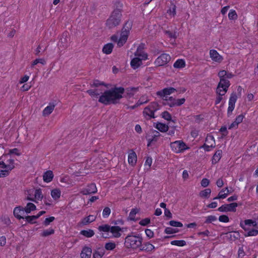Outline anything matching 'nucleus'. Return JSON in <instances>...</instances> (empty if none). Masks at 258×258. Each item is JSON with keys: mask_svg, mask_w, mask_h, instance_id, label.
Listing matches in <instances>:
<instances>
[{"mask_svg": "<svg viewBox=\"0 0 258 258\" xmlns=\"http://www.w3.org/2000/svg\"><path fill=\"white\" fill-rule=\"evenodd\" d=\"M185 66V61L183 59H180L177 60L173 64V67L175 68H182L184 67Z\"/></svg>", "mask_w": 258, "mask_h": 258, "instance_id": "obj_34", "label": "nucleus"}, {"mask_svg": "<svg viewBox=\"0 0 258 258\" xmlns=\"http://www.w3.org/2000/svg\"><path fill=\"white\" fill-rule=\"evenodd\" d=\"M25 219H26L27 221H28L29 223H33L34 220L37 219V216H35V215L32 216H26Z\"/></svg>", "mask_w": 258, "mask_h": 258, "instance_id": "obj_63", "label": "nucleus"}, {"mask_svg": "<svg viewBox=\"0 0 258 258\" xmlns=\"http://www.w3.org/2000/svg\"><path fill=\"white\" fill-rule=\"evenodd\" d=\"M258 234V230L256 229H252L249 231L247 234H245V236H256Z\"/></svg>", "mask_w": 258, "mask_h": 258, "instance_id": "obj_55", "label": "nucleus"}, {"mask_svg": "<svg viewBox=\"0 0 258 258\" xmlns=\"http://www.w3.org/2000/svg\"><path fill=\"white\" fill-rule=\"evenodd\" d=\"M228 235L229 237L232 240H234L236 239H238L239 237V234L238 232L234 231V232H231L228 234Z\"/></svg>", "mask_w": 258, "mask_h": 258, "instance_id": "obj_48", "label": "nucleus"}, {"mask_svg": "<svg viewBox=\"0 0 258 258\" xmlns=\"http://www.w3.org/2000/svg\"><path fill=\"white\" fill-rule=\"evenodd\" d=\"M26 214L24 208H21L20 207H16L14 210V216L19 219H25Z\"/></svg>", "mask_w": 258, "mask_h": 258, "instance_id": "obj_12", "label": "nucleus"}, {"mask_svg": "<svg viewBox=\"0 0 258 258\" xmlns=\"http://www.w3.org/2000/svg\"><path fill=\"white\" fill-rule=\"evenodd\" d=\"M54 233V230L52 228H49L43 230L41 234V236L43 237H46L50 235L53 234Z\"/></svg>", "mask_w": 258, "mask_h": 258, "instance_id": "obj_39", "label": "nucleus"}, {"mask_svg": "<svg viewBox=\"0 0 258 258\" xmlns=\"http://www.w3.org/2000/svg\"><path fill=\"white\" fill-rule=\"evenodd\" d=\"M150 223V219L149 218H145L142 219L139 222V224L142 226H146Z\"/></svg>", "mask_w": 258, "mask_h": 258, "instance_id": "obj_58", "label": "nucleus"}, {"mask_svg": "<svg viewBox=\"0 0 258 258\" xmlns=\"http://www.w3.org/2000/svg\"><path fill=\"white\" fill-rule=\"evenodd\" d=\"M238 205L236 203H233L230 204L223 205L219 207L218 210L220 212H235L236 208Z\"/></svg>", "mask_w": 258, "mask_h": 258, "instance_id": "obj_10", "label": "nucleus"}, {"mask_svg": "<svg viewBox=\"0 0 258 258\" xmlns=\"http://www.w3.org/2000/svg\"><path fill=\"white\" fill-rule=\"evenodd\" d=\"M115 243L113 242H107L105 244V248L107 250H113L115 247Z\"/></svg>", "mask_w": 258, "mask_h": 258, "instance_id": "obj_43", "label": "nucleus"}, {"mask_svg": "<svg viewBox=\"0 0 258 258\" xmlns=\"http://www.w3.org/2000/svg\"><path fill=\"white\" fill-rule=\"evenodd\" d=\"M121 229L119 226H110V232L112 233L114 237L118 238L121 236Z\"/></svg>", "mask_w": 258, "mask_h": 258, "instance_id": "obj_16", "label": "nucleus"}, {"mask_svg": "<svg viewBox=\"0 0 258 258\" xmlns=\"http://www.w3.org/2000/svg\"><path fill=\"white\" fill-rule=\"evenodd\" d=\"M159 109V105L155 102H152L145 108L143 111L144 116L148 119L155 118L154 112Z\"/></svg>", "mask_w": 258, "mask_h": 258, "instance_id": "obj_4", "label": "nucleus"}, {"mask_svg": "<svg viewBox=\"0 0 258 258\" xmlns=\"http://www.w3.org/2000/svg\"><path fill=\"white\" fill-rule=\"evenodd\" d=\"M124 92L122 87L115 88L105 91L100 96L99 102L105 105L111 103H116L117 101L122 98V94Z\"/></svg>", "mask_w": 258, "mask_h": 258, "instance_id": "obj_1", "label": "nucleus"}, {"mask_svg": "<svg viewBox=\"0 0 258 258\" xmlns=\"http://www.w3.org/2000/svg\"><path fill=\"white\" fill-rule=\"evenodd\" d=\"M163 100L166 101L164 103L165 105H168L170 107H174L172 106V104H174L176 99L172 97H166V98H163Z\"/></svg>", "mask_w": 258, "mask_h": 258, "instance_id": "obj_31", "label": "nucleus"}, {"mask_svg": "<svg viewBox=\"0 0 258 258\" xmlns=\"http://www.w3.org/2000/svg\"><path fill=\"white\" fill-rule=\"evenodd\" d=\"M137 157L136 153L133 150H131L128 153V161H137Z\"/></svg>", "mask_w": 258, "mask_h": 258, "instance_id": "obj_36", "label": "nucleus"}, {"mask_svg": "<svg viewBox=\"0 0 258 258\" xmlns=\"http://www.w3.org/2000/svg\"><path fill=\"white\" fill-rule=\"evenodd\" d=\"M122 14L112 12L109 17L106 20V25L109 28H112L118 26L121 20Z\"/></svg>", "mask_w": 258, "mask_h": 258, "instance_id": "obj_3", "label": "nucleus"}, {"mask_svg": "<svg viewBox=\"0 0 258 258\" xmlns=\"http://www.w3.org/2000/svg\"><path fill=\"white\" fill-rule=\"evenodd\" d=\"M123 8V4L119 1H117L114 3V9L112 12L121 13Z\"/></svg>", "mask_w": 258, "mask_h": 258, "instance_id": "obj_24", "label": "nucleus"}, {"mask_svg": "<svg viewBox=\"0 0 258 258\" xmlns=\"http://www.w3.org/2000/svg\"><path fill=\"white\" fill-rule=\"evenodd\" d=\"M138 213V211L136 209H132L129 214V218L131 220H134L135 215Z\"/></svg>", "mask_w": 258, "mask_h": 258, "instance_id": "obj_57", "label": "nucleus"}, {"mask_svg": "<svg viewBox=\"0 0 258 258\" xmlns=\"http://www.w3.org/2000/svg\"><path fill=\"white\" fill-rule=\"evenodd\" d=\"M60 194L61 191L60 189L58 188L53 189L51 191V196L52 198L55 200H57L60 198Z\"/></svg>", "mask_w": 258, "mask_h": 258, "instance_id": "obj_29", "label": "nucleus"}, {"mask_svg": "<svg viewBox=\"0 0 258 258\" xmlns=\"http://www.w3.org/2000/svg\"><path fill=\"white\" fill-rule=\"evenodd\" d=\"M227 75V72L225 70L221 71L218 73V76L220 78V80L228 81V79H225V77Z\"/></svg>", "mask_w": 258, "mask_h": 258, "instance_id": "obj_47", "label": "nucleus"}, {"mask_svg": "<svg viewBox=\"0 0 258 258\" xmlns=\"http://www.w3.org/2000/svg\"><path fill=\"white\" fill-rule=\"evenodd\" d=\"M210 57L213 61L217 62H221L223 59V57L214 49H212L210 51Z\"/></svg>", "mask_w": 258, "mask_h": 258, "instance_id": "obj_15", "label": "nucleus"}, {"mask_svg": "<svg viewBox=\"0 0 258 258\" xmlns=\"http://www.w3.org/2000/svg\"><path fill=\"white\" fill-rule=\"evenodd\" d=\"M97 189L96 185L94 183H91L86 188L83 189L81 192L84 195H89L91 194H95L97 192Z\"/></svg>", "mask_w": 258, "mask_h": 258, "instance_id": "obj_14", "label": "nucleus"}, {"mask_svg": "<svg viewBox=\"0 0 258 258\" xmlns=\"http://www.w3.org/2000/svg\"><path fill=\"white\" fill-rule=\"evenodd\" d=\"M171 59L170 56L166 53H163L158 56L154 61L157 67L163 66L167 64Z\"/></svg>", "mask_w": 258, "mask_h": 258, "instance_id": "obj_8", "label": "nucleus"}, {"mask_svg": "<svg viewBox=\"0 0 258 258\" xmlns=\"http://www.w3.org/2000/svg\"><path fill=\"white\" fill-rule=\"evenodd\" d=\"M170 147L175 153L182 152L188 149L187 145L182 141H176L171 143Z\"/></svg>", "mask_w": 258, "mask_h": 258, "instance_id": "obj_7", "label": "nucleus"}, {"mask_svg": "<svg viewBox=\"0 0 258 258\" xmlns=\"http://www.w3.org/2000/svg\"><path fill=\"white\" fill-rule=\"evenodd\" d=\"M14 167L13 162H0V178L8 175Z\"/></svg>", "mask_w": 258, "mask_h": 258, "instance_id": "obj_6", "label": "nucleus"}, {"mask_svg": "<svg viewBox=\"0 0 258 258\" xmlns=\"http://www.w3.org/2000/svg\"><path fill=\"white\" fill-rule=\"evenodd\" d=\"M96 219V216L94 215H89L83 218L82 221L80 222V225H86L93 221Z\"/></svg>", "mask_w": 258, "mask_h": 258, "instance_id": "obj_17", "label": "nucleus"}, {"mask_svg": "<svg viewBox=\"0 0 258 258\" xmlns=\"http://www.w3.org/2000/svg\"><path fill=\"white\" fill-rule=\"evenodd\" d=\"M185 99L184 98H181L175 100L174 104H172V106H180L185 102Z\"/></svg>", "mask_w": 258, "mask_h": 258, "instance_id": "obj_51", "label": "nucleus"}, {"mask_svg": "<svg viewBox=\"0 0 258 258\" xmlns=\"http://www.w3.org/2000/svg\"><path fill=\"white\" fill-rule=\"evenodd\" d=\"M138 89V88H128L125 90V93L128 96L131 97L137 92Z\"/></svg>", "mask_w": 258, "mask_h": 258, "instance_id": "obj_32", "label": "nucleus"}, {"mask_svg": "<svg viewBox=\"0 0 258 258\" xmlns=\"http://www.w3.org/2000/svg\"><path fill=\"white\" fill-rule=\"evenodd\" d=\"M38 63L45 65L46 64V60L44 58H37L32 61L31 67H33Z\"/></svg>", "mask_w": 258, "mask_h": 258, "instance_id": "obj_42", "label": "nucleus"}, {"mask_svg": "<svg viewBox=\"0 0 258 258\" xmlns=\"http://www.w3.org/2000/svg\"><path fill=\"white\" fill-rule=\"evenodd\" d=\"M113 48V45L111 43H109L106 44H105L103 48H102V51L104 53L106 54H109L111 53L112 51Z\"/></svg>", "mask_w": 258, "mask_h": 258, "instance_id": "obj_23", "label": "nucleus"}, {"mask_svg": "<svg viewBox=\"0 0 258 258\" xmlns=\"http://www.w3.org/2000/svg\"><path fill=\"white\" fill-rule=\"evenodd\" d=\"M162 117L167 120H171V116L170 114L166 111H164L162 113Z\"/></svg>", "mask_w": 258, "mask_h": 258, "instance_id": "obj_53", "label": "nucleus"}, {"mask_svg": "<svg viewBox=\"0 0 258 258\" xmlns=\"http://www.w3.org/2000/svg\"><path fill=\"white\" fill-rule=\"evenodd\" d=\"M43 198V195L41 190L40 189H36L34 192V201L36 202L37 200L41 201ZM28 200L33 201V200L28 198Z\"/></svg>", "mask_w": 258, "mask_h": 258, "instance_id": "obj_27", "label": "nucleus"}, {"mask_svg": "<svg viewBox=\"0 0 258 258\" xmlns=\"http://www.w3.org/2000/svg\"><path fill=\"white\" fill-rule=\"evenodd\" d=\"M102 90L98 89H90L87 91V93H88L91 97L97 98L101 94H102Z\"/></svg>", "mask_w": 258, "mask_h": 258, "instance_id": "obj_22", "label": "nucleus"}, {"mask_svg": "<svg viewBox=\"0 0 258 258\" xmlns=\"http://www.w3.org/2000/svg\"><path fill=\"white\" fill-rule=\"evenodd\" d=\"M154 248L155 247L153 245L149 242H147L144 244L142 250H146L147 251H151L154 249Z\"/></svg>", "mask_w": 258, "mask_h": 258, "instance_id": "obj_38", "label": "nucleus"}, {"mask_svg": "<svg viewBox=\"0 0 258 258\" xmlns=\"http://www.w3.org/2000/svg\"><path fill=\"white\" fill-rule=\"evenodd\" d=\"M211 192V189L210 188H207L205 190L201 191L200 192V196L201 197H203V198H209Z\"/></svg>", "mask_w": 258, "mask_h": 258, "instance_id": "obj_37", "label": "nucleus"}, {"mask_svg": "<svg viewBox=\"0 0 258 258\" xmlns=\"http://www.w3.org/2000/svg\"><path fill=\"white\" fill-rule=\"evenodd\" d=\"M177 232V230H176L175 229H174V228H171V227H167L165 229V232L166 233V234H172V233H176Z\"/></svg>", "mask_w": 258, "mask_h": 258, "instance_id": "obj_61", "label": "nucleus"}, {"mask_svg": "<svg viewBox=\"0 0 258 258\" xmlns=\"http://www.w3.org/2000/svg\"><path fill=\"white\" fill-rule=\"evenodd\" d=\"M167 13L171 16L174 17L176 15V7L173 6L172 8H170Z\"/></svg>", "mask_w": 258, "mask_h": 258, "instance_id": "obj_60", "label": "nucleus"}, {"mask_svg": "<svg viewBox=\"0 0 258 258\" xmlns=\"http://www.w3.org/2000/svg\"><path fill=\"white\" fill-rule=\"evenodd\" d=\"M228 18L230 20L237 19V15L235 10H231L228 14Z\"/></svg>", "mask_w": 258, "mask_h": 258, "instance_id": "obj_46", "label": "nucleus"}, {"mask_svg": "<svg viewBox=\"0 0 258 258\" xmlns=\"http://www.w3.org/2000/svg\"><path fill=\"white\" fill-rule=\"evenodd\" d=\"M132 24L131 22H127L123 26L122 30L123 31H127L130 33V30L131 29Z\"/></svg>", "mask_w": 258, "mask_h": 258, "instance_id": "obj_49", "label": "nucleus"}, {"mask_svg": "<svg viewBox=\"0 0 258 258\" xmlns=\"http://www.w3.org/2000/svg\"><path fill=\"white\" fill-rule=\"evenodd\" d=\"M230 85V83L229 81L220 80L216 89L217 95H225Z\"/></svg>", "mask_w": 258, "mask_h": 258, "instance_id": "obj_5", "label": "nucleus"}, {"mask_svg": "<svg viewBox=\"0 0 258 258\" xmlns=\"http://www.w3.org/2000/svg\"><path fill=\"white\" fill-rule=\"evenodd\" d=\"M209 180L207 178H203L201 182V185L203 187H207L209 184Z\"/></svg>", "mask_w": 258, "mask_h": 258, "instance_id": "obj_64", "label": "nucleus"}, {"mask_svg": "<svg viewBox=\"0 0 258 258\" xmlns=\"http://www.w3.org/2000/svg\"><path fill=\"white\" fill-rule=\"evenodd\" d=\"M90 85L92 87H98L101 85L105 86V84L103 82H101L99 80H94L91 84Z\"/></svg>", "mask_w": 258, "mask_h": 258, "instance_id": "obj_44", "label": "nucleus"}, {"mask_svg": "<svg viewBox=\"0 0 258 258\" xmlns=\"http://www.w3.org/2000/svg\"><path fill=\"white\" fill-rule=\"evenodd\" d=\"M169 224L171 226L177 227H181L183 226L181 222L173 220L170 221L169 222Z\"/></svg>", "mask_w": 258, "mask_h": 258, "instance_id": "obj_50", "label": "nucleus"}, {"mask_svg": "<svg viewBox=\"0 0 258 258\" xmlns=\"http://www.w3.org/2000/svg\"><path fill=\"white\" fill-rule=\"evenodd\" d=\"M156 128L161 132H166L168 130L169 127L168 125L159 122L156 124Z\"/></svg>", "mask_w": 258, "mask_h": 258, "instance_id": "obj_28", "label": "nucleus"}, {"mask_svg": "<svg viewBox=\"0 0 258 258\" xmlns=\"http://www.w3.org/2000/svg\"><path fill=\"white\" fill-rule=\"evenodd\" d=\"M80 233L82 235L86 237H91L95 234L94 231L91 229L82 230Z\"/></svg>", "mask_w": 258, "mask_h": 258, "instance_id": "obj_33", "label": "nucleus"}, {"mask_svg": "<svg viewBox=\"0 0 258 258\" xmlns=\"http://www.w3.org/2000/svg\"><path fill=\"white\" fill-rule=\"evenodd\" d=\"M54 220V217H50L49 218H47L44 221L43 224L45 226H48Z\"/></svg>", "mask_w": 258, "mask_h": 258, "instance_id": "obj_59", "label": "nucleus"}, {"mask_svg": "<svg viewBox=\"0 0 258 258\" xmlns=\"http://www.w3.org/2000/svg\"><path fill=\"white\" fill-rule=\"evenodd\" d=\"M176 91V90L175 88L173 87H168L157 92V95L162 97L163 99L166 98V97H168V95L174 93Z\"/></svg>", "mask_w": 258, "mask_h": 258, "instance_id": "obj_11", "label": "nucleus"}, {"mask_svg": "<svg viewBox=\"0 0 258 258\" xmlns=\"http://www.w3.org/2000/svg\"><path fill=\"white\" fill-rule=\"evenodd\" d=\"M111 212V210L109 208L106 207L104 209L103 212H102V215L103 217L106 218L108 217V216L110 215Z\"/></svg>", "mask_w": 258, "mask_h": 258, "instance_id": "obj_54", "label": "nucleus"}, {"mask_svg": "<svg viewBox=\"0 0 258 258\" xmlns=\"http://www.w3.org/2000/svg\"><path fill=\"white\" fill-rule=\"evenodd\" d=\"M100 232H108L110 231V226L107 224L100 225L98 228Z\"/></svg>", "mask_w": 258, "mask_h": 258, "instance_id": "obj_35", "label": "nucleus"}, {"mask_svg": "<svg viewBox=\"0 0 258 258\" xmlns=\"http://www.w3.org/2000/svg\"><path fill=\"white\" fill-rule=\"evenodd\" d=\"M216 220L217 218L215 216L210 215L206 217V220L205 222L207 223H210L215 221Z\"/></svg>", "mask_w": 258, "mask_h": 258, "instance_id": "obj_56", "label": "nucleus"}, {"mask_svg": "<svg viewBox=\"0 0 258 258\" xmlns=\"http://www.w3.org/2000/svg\"><path fill=\"white\" fill-rule=\"evenodd\" d=\"M205 144L209 145V147L214 148L215 147V144L214 137L212 135H208L206 139Z\"/></svg>", "mask_w": 258, "mask_h": 258, "instance_id": "obj_25", "label": "nucleus"}, {"mask_svg": "<svg viewBox=\"0 0 258 258\" xmlns=\"http://www.w3.org/2000/svg\"><path fill=\"white\" fill-rule=\"evenodd\" d=\"M24 209L26 212V214H28L31 213V211L35 210L36 206L34 204L32 203H28L26 206L24 208Z\"/></svg>", "mask_w": 258, "mask_h": 258, "instance_id": "obj_30", "label": "nucleus"}, {"mask_svg": "<svg viewBox=\"0 0 258 258\" xmlns=\"http://www.w3.org/2000/svg\"><path fill=\"white\" fill-rule=\"evenodd\" d=\"M219 220L220 222L226 223L229 222V219L228 216L226 215H222L219 217Z\"/></svg>", "mask_w": 258, "mask_h": 258, "instance_id": "obj_62", "label": "nucleus"}, {"mask_svg": "<svg viewBox=\"0 0 258 258\" xmlns=\"http://www.w3.org/2000/svg\"><path fill=\"white\" fill-rule=\"evenodd\" d=\"M92 254V250L88 247L83 248L81 253V258H90Z\"/></svg>", "mask_w": 258, "mask_h": 258, "instance_id": "obj_20", "label": "nucleus"}, {"mask_svg": "<svg viewBox=\"0 0 258 258\" xmlns=\"http://www.w3.org/2000/svg\"><path fill=\"white\" fill-rule=\"evenodd\" d=\"M148 101L149 100L147 99V97L146 96H143L136 103V106H140L141 105H142L144 103L148 102Z\"/></svg>", "mask_w": 258, "mask_h": 258, "instance_id": "obj_41", "label": "nucleus"}, {"mask_svg": "<svg viewBox=\"0 0 258 258\" xmlns=\"http://www.w3.org/2000/svg\"><path fill=\"white\" fill-rule=\"evenodd\" d=\"M53 177V173L50 170L46 171L43 175V180L46 182H50L52 180Z\"/></svg>", "mask_w": 258, "mask_h": 258, "instance_id": "obj_21", "label": "nucleus"}, {"mask_svg": "<svg viewBox=\"0 0 258 258\" xmlns=\"http://www.w3.org/2000/svg\"><path fill=\"white\" fill-rule=\"evenodd\" d=\"M237 96L235 93H232L230 97L228 102V108L227 110V115L230 116L235 107V104L236 102Z\"/></svg>", "mask_w": 258, "mask_h": 258, "instance_id": "obj_9", "label": "nucleus"}, {"mask_svg": "<svg viewBox=\"0 0 258 258\" xmlns=\"http://www.w3.org/2000/svg\"><path fill=\"white\" fill-rule=\"evenodd\" d=\"M143 59L140 58V57H135L131 62V66L134 69H136L139 68L142 64V60Z\"/></svg>", "mask_w": 258, "mask_h": 258, "instance_id": "obj_18", "label": "nucleus"}, {"mask_svg": "<svg viewBox=\"0 0 258 258\" xmlns=\"http://www.w3.org/2000/svg\"><path fill=\"white\" fill-rule=\"evenodd\" d=\"M164 33L169 38L174 39H175L176 38L175 32H172L170 31L165 30L164 31Z\"/></svg>", "mask_w": 258, "mask_h": 258, "instance_id": "obj_52", "label": "nucleus"}, {"mask_svg": "<svg viewBox=\"0 0 258 258\" xmlns=\"http://www.w3.org/2000/svg\"><path fill=\"white\" fill-rule=\"evenodd\" d=\"M142 240V237L139 235H129L125 238L124 245L127 248L136 249L141 246Z\"/></svg>", "mask_w": 258, "mask_h": 258, "instance_id": "obj_2", "label": "nucleus"}, {"mask_svg": "<svg viewBox=\"0 0 258 258\" xmlns=\"http://www.w3.org/2000/svg\"><path fill=\"white\" fill-rule=\"evenodd\" d=\"M229 194V189L226 187L224 189H222L219 193L217 197H215L214 199H224L227 197Z\"/></svg>", "mask_w": 258, "mask_h": 258, "instance_id": "obj_19", "label": "nucleus"}, {"mask_svg": "<svg viewBox=\"0 0 258 258\" xmlns=\"http://www.w3.org/2000/svg\"><path fill=\"white\" fill-rule=\"evenodd\" d=\"M55 105L53 104H50L48 106L46 107L43 111V114L44 116L49 115L53 110Z\"/></svg>", "mask_w": 258, "mask_h": 258, "instance_id": "obj_26", "label": "nucleus"}, {"mask_svg": "<svg viewBox=\"0 0 258 258\" xmlns=\"http://www.w3.org/2000/svg\"><path fill=\"white\" fill-rule=\"evenodd\" d=\"M172 245L182 246L185 245L186 242L184 240H173L171 242Z\"/></svg>", "mask_w": 258, "mask_h": 258, "instance_id": "obj_45", "label": "nucleus"}, {"mask_svg": "<svg viewBox=\"0 0 258 258\" xmlns=\"http://www.w3.org/2000/svg\"><path fill=\"white\" fill-rule=\"evenodd\" d=\"M222 154V150H218L217 151L213 157V160L214 161H219L221 159Z\"/></svg>", "mask_w": 258, "mask_h": 258, "instance_id": "obj_40", "label": "nucleus"}, {"mask_svg": "<svg viewBox=\"0 0 258 258\" xmlns=\"http://www.w3.org/2000/svg\"><path fill=\"white\" fill-rule=\"evenodd\" d=\"M144 46L143 45H140L135 53V55L136 57H140L143 60H146L148 58V55L146 53L144 52L143 50Z\"/></svg>", "mask_w": 258, "mask_h": 258, "instance_id": "obj_13", "label": "nucleus"}]
</instances>
